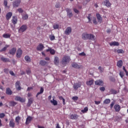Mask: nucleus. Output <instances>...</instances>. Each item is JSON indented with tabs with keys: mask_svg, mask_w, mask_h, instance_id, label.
Wrapping results in <instances>:
<instances>
[{
	"mask_svg": "<svg viewBox=\"0 0 128 128\" xmlns=\"http://www.w3.org/2000/svg\"><path fill=\"white\" fill-rule=\"evenodd\" d=\"M78 116L76 114H72L70 116V120H78Z\"/></svg>",
	"mask_w": 128,
	"mask_h": 128,
	"instance_id": "21",
	"label": "nucleus"
},
{
	"mask_svg": "<svg viewBox=\"0 0 128 128\" xmlns=\"http://www.w3.org/2000/svg\"><path fill=\"white\" fill-rule=\"evenodd\" d=\"M4 4L5 6H8V0H4Z\"/></svg>",
	"mask_w": 128,
	"mask_h": 128,
	"instance_id": "57",
	"label": "nucleus"
},
{
	"mask_svg": "<svg viewBox=\"0 0 128 128\" xmlns=\"http://www.w3.org/2000/svg\"><path fill=\"white\" fill-rule=\"evenodd\" d=\"M1 60H2V62H10V59L8 58H6L4 56H2L1 58Z\"/></svg>",
	"mask_w": 128,
	"mask_h": 128,
	"instance_id": "29",
	"label": "nucleus"
},
{
	"mask_svg": "<svg viewBox=\"0 0 128 128\" xmlns=\"http://www.w3.org/2000/svg\"><path fill=\"white\" fill-rule=\"evenodd\" d=\"M98 70H99L100 72H104V68H102L100 66L98 68Z\"/></svg>",
	"mask_w": 128,
	"mask_h": 128,
	"instance_id": "44",
	"label": "nucleus"
},
{
	"mask_svg": "<svg viewBox=\"0 0 128 128\" xmlns=\"http://www.w3.org/2000/svg\"><path fill=\"white\" fill-rule=\"evenodd\" d=\"M16 88L18 90H22V87H20V81L16 82Z\"/></svg>",
	"mask_w": 128,
	"mask_h": 128,
	"instance_id": "18",
	"label": "nucleus"
},
{
	"mask_svg": "<svg viewBox=\"0 0 128 128\" xmlns=\"http://www.w3.org/2000/svg\"><path fill=\"white\" fill-rule=\"evenodd\" d=\"M96 104H100V101H94Z\"/></svg>",
	"mask_w": 128,
	"mask_h": 128,
	"instance_id": "64",
	"label": "nucleus"
},
{
	"mask_svg": "<svg viewBox=\"0 0 128 128\" xmlns=\"http://www.w3.org/2000/svg\"><path fill=\"white\" fill-rule=\"evenodd\" d=\"M50 40H56V37L54 35L50 36Z\"/></svg>",
	"mask_w": 128,
	"mask_h": 128,
	"instance_id": "47",
	"label": "nucleus"
},
{
	"mask_svg": "<svg viewBox=\"0 0 128 128\" xmlns=\"http://www.w3.org/2000/svg\"><path fill=\"white\" fill-rule=\"evenodd\" d=\"M46 64H47V62L45 60H42L40 61V64L41 66H46Z\"/></svg>",
	"mask_w": 128,
	"mask_h": 128,
	"instance_id": "41",
	"label": "nucleus"
},
{
	"mask_svg": "<svg viewBox=\"0 0 128 128\" xmlns=\"http://www.w3.org/2000/svg\"><path fill=\"white\" fill-rule=\"evenodd\" d=\"M95 38L96 36H94V35L92 34H88L87 33H83L82 34V38L84 40H95Z\"/></svg>",
	"mask_w": 128,
	"mask_h": 128,
	"instance_id": "1",
	"label": "nucleus"
},
{
	"mask_svg": "<svg viewBox=\"0 0 128 128\" xmlns=\"http://www.w3.org/2000/svg\"><path fill=\"white\" fill-rule=\"evenodd\" d=\"M9 126L10 128H14L16 126V123H14V119H12L10 120V122H9Z\"/></svg>",
	"mask_w": 128,
	"mask_h": 128,
	"instance_id": "15",
	"label": "nucleus"
},
{
	"mask_svg": "<svg viewBox=\"0 0 128 128\" xmlns=\"http://www.w3.org/2000/svg\"><path fill=\"white\" fill-rule=\"evenodd\" d=\"M12 22L14 24H16L18 22V17H16V16H12Z\"/></svg>",
	"mask_w": 128,
	"mask_h": 128,
	"instance_id": "24",
	"label": "nucleus"
},
{
	"mask_svg": "<svg viewBox=\"0 0 128 128\" xmlns=\"http://www.w3.org/2000/svg\"><path fill=\"white\" fill-rule=\"evenodd\" d=\"M118 54H124V52L122 49H118L116 50Z\"/></svg>",
	"mask_w": 128,
	"mask_h": 128,
	"instance_id": "43",
	"label": "nucleus"
},
{
	"mask_svg": "<svg viewBox=\"0 0 128 128\" xmlns=\"http://www.w3.org/2000/svg\"><path fill=\"white\" fill-rule=\"evenodd\" d=\"M72 32V28L68 27L65 30V34L68 36Z\"/></svg>",
	"mask_w": 128,
	"mask_h": 128,
	"instance_id": "17",
	"label": "nucleus"
},
{
	"mask_svg": "<svg viewBox=\"0 0 128 128\" xmlns=\"http://www.w3.org/2000/svg\"><path fill=\"white\" fill-rule=\"evenodd\" d=\"M51 104H53V106H58V101L53 98V100H50Z\"/></svg>",
	"mask_w": 128,
	"mask_h": 128,
	"instance_id": "33",
	"label": "nucleus"
},
{
	"mask_svg": "<svg viewBox=\"0 0 128 128\" xmlns=\"http://www.w3.org/2000/svg\"><path fill=\"white\" fill-rule=\"evenodd\" d=\"M79 56H86V53H84V52H82V53L79 54Z\"/></svg>",
	"mask_w": 128,
	"mask_h": 128,
	"instance_id": "58",
	"label": "nucleus"
},
{
	"mask_svg": "<svg viewBox=\"0 0 128 128\" xmlns=\"http://www.w3.org/2000/svg\"><path fill=\"white\" fill-rule=\"evenodd\" d=\"M28 30V26L26 25H22V26L20 27V28L18 30L19 32H26Z\"/></svg>",
	"mask_w": 128,
	"mask_h": 128,
	"instance_id": "4",
	"label": "nucleus"
},
{
	"mask_svg": "<svg viewBox=\"0 0 128 128\" xmlns=\"http://www.w3.org/2000/svg\"><path fill=\"white\" fill-rule=\"evenodd\" d=\"M70 56H64L62 58V60L61 61V64H62L64 66H66V64H68L70 62Z\"/></svg>",
	"mask_w": 128,
	"mask_h": 128,
	"instance_id": "2",
	"label": "nucleus"
},
{
	"mask_svg": "<svg viewBox=\"0 0 128 128\" xmlns=\"http://www.w3.org/2000/svg\"><path fill=\"white\" fill-rule=\"evenodd\" d=\"M22 20H28V14H25L22 16Z\"/></svg>",
	"mask_w": 128,
	"mask_h": 128,
	"instance_id": "42",
	"label": "nucleus"
},
{
	"mask_svg": "<svg viewBox=\"0 0 128 128\" xmlns=\"http://www.w3.org/2000/svg\"><path fill=\"white\" fill-rule=\"evenodd\" d=\"M74 12H76V14H78V12H80L76 8H74Z\"/></svg>",
	"mask_w": 128,
	"mask_h": 128,
	"instance_id": "60",
	"label": "nucleus"
},
{
	"mask_svg": "<svg viewBox=\"0 0 128 128\" xmlns=\"http://www.w3.org/2000/svg\"><path fill=\"white\" fill-rule=\"evenodd\" d=\"M22 50L20 48H19L16 52V56L18 58H20L22 56Z\"/></svg>",
	"mask_w": 128,
	"mask_h": 128,
	"instance_id": "8",
	"label": "nucleus"
},
{
	"mask_svg": "<svg viewBox=\"0 0 128 128\" xmlns=\"http://www.w3.org/2000/svg\"><path fill=\"white\" fill-rule=\"evenodd\" d=\"M100 90L101 92H104V90H106V88H104V87H101L100 88Z\"/></svg>",
	"mask_w": 128,
	"mask_h": 128,
	"instance_id": "54",
	"label": "nucleus"
},
{
	"mask_svg": "<svg viewBox=\"0 0 128 128\" xmlns=\"http://www.w3.org/2000/svg\"><path fill=\"white\" fill-rule=\"evenodd\" d=\"M32 120V117L30 116H28L26 119V124H30Z\"/></svg>",
	"mask_w": 128,
	"mask_h": 128,
	"instance_id": "19",
	"label": "nucleus"
},
{
	"mask_svg": "<svg viewBox=\"0 0 128 128\" xmlns=\"http://www.w3.org/2000/svg\"><path fill=\"white\" fill-rule=\"evenodd\" d=\"M110 102V100L109 98H106L104 101L103 104H108Z\"/></svg>",
	"mask_w": 128,
	"mask_h": 128,
	"instance_id": "34",
	"label": "nucleus"
},
{
	"mask_svg": "<svg viewBox=\"0 0 128 128\" xmlns=\"http://www.w3.org/2000/svg\"><path fill=\"white\" fill-rule=\"evenodd\" d=\"M34 102V98H28V102L27 104V106H30Z\"/></svg>",
	"mask_w": 128,
	"mask_h": 128,
	"instance_id": "22",
	"label": "nucleus"
},
{
	"mask_svg": "<svg viewBox=\"0 0 128 128\" xmlns=\"http://www.w3.org/2000/svg\"><path fill=\"white\" fill-rule=\"evenodd\" d=\"M104 6H107V8H110V6H112V4L110 2V1L108 0H105L104 2Z\"/></svg>",
	"mask_w": 128,
	"mask_h": 128,
	"instance_id": "20",
	"label": "nucleus"
},
{
	"mask_svg": "<svg viewBox=\"0 0 128 128\" xmlns=\"http://www.w3.org/2000/svg\"><path fill=\"white\" fill-rule=\"evenodd\" d=\"M90 16H92V14H88V16H87V18L88 20V22H90L92 21V18H90Z\"/></svg>",
	"mask_w": 128,
	"mask_h": 128,
	"instance_id": "46",
	"label": "nucleus"
},
{
	"mask_svg": "<svg viewBox=\"0 0 128 128\" xmlns=\"http://www.w3.org/2000/svg\"><path fill=\"white\" fill-rule=\"evenodd\" d=\"M4 116H6V114H4V113H1L0 114V118H2Z\"/></svg>",
	"mask_w": 128,
	"mask_h": 128,
	"instance_id": "53",
	"label": "nucleus"
},
{
	"mask_svg": "<svg viewBox=\"0 0 128 128\" xmlns=\"http://www.w3.org/2000/svg\"><path fill=\"white\" fill-rule=\"evenodd\" d=\"M16 48H13L9 50V54H12V56H14V54H16Z\"/></svg>",
	"mask_w": 128,
	"mask_h": 128,
	"instance_id": "11",
	"label": "nucleus"
},
{
	"mask_svg": "<svg viewBox=\"0 0 128 128\" xmlns=\"http://www.w3.org/2000/svg\"><path fill=\"white\" fill-rule=\"evenodd\" d=\"M111 92L114 94H118V92L114 89L111 90Z\"/></svg>",
	"mask_w": 128,
	"mask_h": 128,
	"instance_id": "48",
	"label": "nucleus"
},
{
	"mask_svg": "<svg viewBox=\"0 0 128 128\" xmlns=\"http://www.w3.org/2000/svg\"><path fill=\"white\" fill-rule=\"evenodd\" d=\"M8 48H10V45H6L5 46L0 50V52H6Z\"/></svg>",
	"mask_w": 128,
	"mask_h": 128,
	"instance_id": "39",
	"label": "nucleus"
},
{
	"mask_svg": "<svg viewBox=\"0 0 128 128\" xmlns=\"http://www.w3.org/2000/svg\"><path fill=\"white\" fill-rule=\"evenodd\" d=\"M96 16L98 20V22H100V24H102V16H100V14H96Z\"/></svg>",
	"mask_w": 128,
	"mask_h": 128,
	"instance_id": "9",
	"label": "nucleus"
},
{
	"mask_svg": "<svg viewBox=\"0 0 128 128\" xmlns=\"http://www.w3.org/2000/svg\"><path fill=\"white\" fill-rule=\"evenodd\" d=\"M6 94H8L9 96H10L12 94V91L10 90V88H7L6 90Z\"/></svg>",
	"mask_w": 128,
	"mask_h": 128,
	"instance_id": "26",
	"label": "nucleus"
},
{
	"mask_svg": "<svg viewBox=\"0 0 128 128\" xmlns=\"http://www.w3.org/2000/svg\"><path fill=\"white\" fill-rule=\"evenodd\" d=\"M12 16V12H8L6 14V19L7 20H8Z\"/></svg>",
	"mask_w": 128,
	"mask_h": 128,
	"instance_id": "23",
	"label": "nucleus"
},
{
	"mask_svg": "<svg viewBox=\"0 0 128 128\" xmlns=\"http://www.w3.org/2000/svg\"><path fill=\"white\" fill-rule=\"evenodd\" d=\"M15 100H17L18 102H26V100L18 96H16L15 98Z\"/></svg>",
	"mask_w": 128,
	"mask_h": 128,
	"instance_id": "10",
	"label": "nucleus"
},
{
	"mask_svg": "<svg viewBox=\"0 0 128 128\" xmlns=\"http://www.w3.org/2000/svg\"><path fill=\"white\" fill-rule=\"evenodd\" d=\"M53 28H54V30H58V28H60V26H58V24H56L53 26Z\"/></svg>",
	"mask_w": 128,
	"mask_h": 128,
	"instance_id": "45",
	"label": "nucleus"
},
{
	"mask_svg": "<svg viewBox=\"0 0 128 128\" xmlns=\"http://www.w3.org/2000/svg\"><path fill=\"white\" fill-rule=\"evenodd\" d=\"M87 86H92L94 84V80H90L86 82Z\"/></svg>",
	"mask_w": 128,
	"mask_h": 128,
	"instance_id": "37",
	"label": "nucleus"
},
{
	"mask_svg": "<svg viewBox=\"0 0 128 128\" xmlns=\"http://www.w3.org/2000/svg\"><path fill=\"white\" fill-rule=\"evenodd\" d=\"M12 35L10 34H4L2 35V37L4 38H10V36Z\"/></svg>",
	"mask_w": 128,
	"mask_h": 128,
	"instance_id": "30",
	"label": "nucleus"
},
{
	"mask_svg": "<svg viewBox=\"0 0 128 128\" xmlns=\"http://www.w3.org/2000/svg\"><path fill=\"white\" fill-rule=\"evenodd\" d=\"M24 60H26V62H32V59L30 58V57L28 56H24Z\"/></svg>",
	"mask_w": 128,
	"mask_h": 128,
	"instance_id": "28",
	"label": "nucleus"
},
{
	"mask_svg": "<svg viewBox=\"0 0 128 128\" xmlns=\"http://www.w3.org/2000/svg\"><path fill=\"white\" fill-rule=\"evenodd\" d=\"M109 44H110V46H120V43L118 42L114 41V42L109 43Z\"/></svg>",
	"mask_w": 128,
	"mask_h": 128,
	"instance_id": "14",
	"label": "nucleus"
},
{
	"mask_svg": "<svg viewBox=\"0 0 128 128\" xmlns=\"http://www.w3.org/2000/svg\"><path fill=\"white\" fill-rule=\"evenodd\" d=\"M18 11L20 13V14H22L24 12V10L22 9V8H19L18 9Z\"/></svg>",
	"mask_w": 128,
	"mask_h": 128,
	"instance_id": "51",
	"label": "nucleus"
},
{
	"mask_svg": "<svg viewBox=\"0 0 128 128\" xmlns=\"http://www.w3.org/2000/svg\"><path fill=\"white\" fill-rule=\"evenodd\" d=\"M66 10L67 12L68 18H70L72 16V10H70V9L68 8H66Z\"/></svg>",
	"mask_w": 128,
	"mask_h": 128,
	"instance_id": "12",
	"label": "nucleus"
},
{
	"mask_svg": "<svg viewBox=\"0 0 128 128\" xmlns=\"http://www.w3.org/2000/svg\"><path fill=\"white\" fill-rule=\"evenodd\" d=\"M93 23L95 24H98V22H96V18H94L92 20Z\"/></svg>",
	"mask_w": 128,
	"mask_h": 128,
	"instance_id": "50",
	"label": "nucleus"
},
{
	"mask_svg": "<svg viewBox=\"0 0 128 128\" xmlns=\"http://www.w3.org/2000/svg\"><path fill=\"white\" fill-rule=\"evenodd\" d=\"M20 2H22L21 0H16L15 2H13V6L14 8H18L20 4Z\"/></svg>",
	"mask_w": 128,
	"mask_h": 128,
	"instance_id": "6",
	"label": "nucleus"
},
{
	"mask_svg": "<svg viewBox=\"0 0 128 128\" xmlns=\"http://www.w3.org/2000/svg\"><path fill=\"white\" fill-rule=\"evenodd\" d=\"M119 74L120 76L122 78L124 76V72H120Z\"/></svg>",
	"mask_w": 128,
	"mask_h": 128,
	"instance_id": "49",
	"label": "nucleus"
},
{
	"mask_svg": "<svg viewBox=\"0 0 128 128\" xmlns=\"http://www.w3.org/2000/svg\"><path fill=\"white\" fill-rule=\"evenodd\" d=\"M46 52H50V54H52V56L56 54V50L50 47H48V48L46 50Z\"/></svg>",
	"mask_w": 128,
	"mask_h": 128,
	"instance_id": "5",
	"label": "nucleus"
},
{
	"mask_svg": "<svg viewBox=\"0 0 128 128\" xmlns=\"http://www.w3.org/2000/svg\"><path fill=\"white\" fill-rule=\"evenodd\" d=\"M80 86H82V82L74 83L73 85V88L76 90H78Z\"/></svg>",
	"mask_w": 128,
	"mask_h": 128,
	"instance_id": "3",
	"label": "nucleus"
},
{
	"mask_svg": "<svg viewBox=\"0 0 128 128\" xmlns=\"http://www.w3.org/2000/svg\"><path fill=\"white\" fill-rule=\"evenodd\" d=\"M122 60H120L118 62L116 66L118 68H122Z\"/></svg>",
	"mask_w": 128,
	"mask_h": 128,
	"instance_id": "31",
	"label": "nucleus"
},
{
	"mask_svg": "<svg viewBox=\"0 0 128 128\" xmlns=\"http://www.w3.org/2000/svg\"><path fill=\"white\" fill-rule=\"evenodd\" d=\"M60 63V60L58 59V56H55L54 57V64H58Z\"/></svg>",
	"mask_w": 128,
	"mask_h": 128,
	"instance_id": "27",
	"label": "nucleus"
},
{
	"mask_svg": "<svg viewBox=\"0 0 128 128\" xmlns=\"http://www.w3.org/2000/svg\"><path fill=\"white\" fill-rule=\"evenodd\" d=\"M10 74H11V76H16V74H14V73L12 71H10Z\"/></svg>",
	"mask_w": 128,
	"mask_h": 128,
	"instance_id": "61",
	"label": "nucleus"
},
{
	"mask_svg": "<svg viewBox=\"0 0 128 128\" xmlns=\"http://www.w3.org/2000/svg\"><path fill=\"white\" fill-rule=\"evenodd\" d=\"M42 92H44V88L42 87L40 90V92H38L37 93V94L36 95V97L38 98V96H40V94H42Z\"/></svg>",
	"mask_w": 128,
	"mask_h": 128,
	"instance_id": "35",
	"label": "nucleus"
},
{
	"mask_svg": "<svg viewBox=\"0 0 128 128\" xmlns=\"http://www.w3.org/2000/svg\"><path fill=\"white\" fill-rule=\"evenodd\" d=\"M95 84L96 86H104V82L102 80H98L95 82Z\"/></svg>",
	"mask_w": 128,
	"mask_h": 128,
	"instance_id": "13",
	"label": "nucleus"
},
{
	"mask_svg": "<svg viewBox=\"0 0 128 128\" xmlns=\"http://www.w3.org/2000/svg\"><path fill=\"white\" fill-rule=\"evenodd\" d=\"M4 72H6V74H8V69L4 68Z\"/></svg>",
	"mask_w": 128,
	"mask_h": 128,
	"instance_id": "59",
	"label": "nucleus"
},
{
	"mask_svg": "<svg viewBox=\"0 0 128 128\" xmlns=\"http://www.w3.org/2000/svg\"><path fill=\"white\" fill-rule=\"evenodd\" d=\"M123 70H124V71L125 72H126V76H128V70H126V67L123 66Z\"/></svg>",
	"mask_w": 128,
	"mask_h": 128,
	"instance_id": "52",
	"label": "nucleus"
},
{
	"mask_svg": "<svg viewBox=\"0 0 128 128\" xmlns=\"http://www.w3.org/2000/svg\"><path fill=\"white\" fill-rule=\"evenodd\" d=\"M58 98L60 100H62V102H63L64 105L66 104V100H64V98H63L62 96H60L58 97Z\"/></svg>",
	"mask_w": 128,
	"mask_h": 128,
	"instance_id": "38",
	"label": "nucleus"
},
{
	"mask_svg": "<svg viewBox=\"0 0 128 128\" xmlns=\"http://www.w3.org/2000/svg\"><path fill=\"white\" fill-rule=\"evenodd\" d=\"M26 72L28 74H30V73L32 72L30 70H26Z\"/></svg>",
	"mask_w": 128,
	"mask_h": 128,
	"instance_id": "62",
	"label": "nucleus"
},
{
	"mask_svg": "<svg viewBox=\"0 0 128 128\" xmlns=\"http://www.w3.org/2000/svg\"><path fill=\"white\" fill-rule=\"evenodd\" d=\"M114 108L116 112H120V106L118 104H116L114 106Z\"/></svg>",
	"mask_w": 128,
	"mask_h": 128,
	"instance_id": "25",
	"label": "nucleus"
},
{
	"mask_svg": "<svg viewBox=\"0 0 128 128\" xmlns=\"http://www.w3.org/2000/svg\"><path fill=\"white\" fill-rule=\"evenodd\" d=\"M78 96H73L72 98V100H78Z\"/></svg>",
	"mask_w": 128,
	"mask_h": 128,
	"instance_id": "55",
	"label": "nucleus"
},
{
	"mask_svg": "<svg viewBox=\"0 0 128 128\" xmlns=\"http://www.w3.org/2000/svg\"><path fill=\"white\" fill-rule=\"evenodd\" d=\"M60 6V4L58 3L56 4V8H58Z\"/></svg>",
	"mask_w": 128,
	"mask_h": 128,
	"instance_id": "63",
	"label": "nucleus"
},
{
	"mask_svg": "<svg viewBox=\"0 0 128 128\" xmlns=\"http://www.w3.org/2000/svg\"><path fill=\"white\" fill-rule=\"evenodd\" d=\"M114 102H112L110 105V108H112L114 107Z\"/></svg>",
	"mask_w": 128,
	"mask_h": 128,
	"instance_id": "56",
	"label": "nucleus"
},
{
	"mask_svg": "<svg viewBox=\"0 0 128 128\" xmlns=\"http://www.w3.org/2000/svg\"><path fill=\"white\" fill-rule=\"evenodd\" d=\"M44 48V46L42 43H40L36 47V50L38 52H42Z\"/></svg>",
	"mask_w": 128,
	"mask_h": 128,
	"instance_id": "7",
	"label": "nucleus"
},
{
	"mask_svg": "<svg viewBox=\"0 0 128 128\" xmlns=\"http://www.w3.org/2000/svg\"><path fill=\"white\" fill-rule=\"evenodd\" d=\"M16 122L18 124H20V116H18L15 118Z\"/></svg>",
	"mask_w": 128,
	"mask_h": 128,
	"instance_id": "32",
	"label": "nucleus"
},
{
	"mask_svg": "<svg viewBox=\"0 0 128 128\" xmlns=\"http://www.w3.org/2000/svg\"><path fill=\"white\" fill-rule=\"evenodd\" d=\"M9 104H10L9 106H16V102L14 101L10 102Z\"/></svg>",
	"mask_w": 128,
	"mask_h": 128,
	"instance_id": "36",
	"label": "nucleus"
},
{
	"mask_svg": "<svg viewBox=\"0 0 128 128\" xmlns=\"http://www.w3.org/2000/svg\"><path fill=\"white\" fill-rule=\"evenodd\" d=\"M72 68H82V65H78V63L74 62L72 64Z\"/></svg>",
	"mask_w": 128,
	"mask_h": 128,
	"instance_id": "16",
	"label": "nucleus"
},
{
	"mask_svg": "<svg viewBox=\"0 0 128 128\" xmlns=\"http://www.w3.org/2000/svg\"><path fill=\"white\" fill-rule=\"evenodd\" d=\"M88 110V106H86V107H85L84 110H82L81 112L83 114H86V112Z\"/></svg>",
	"mask_w": 128,
	"mask_h": 128,
	"instance_id": "40",
	"label": "nucleus"
}]
</instances>
